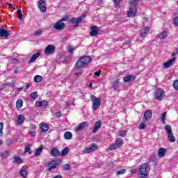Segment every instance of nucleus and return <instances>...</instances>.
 Wrapping results in <instances>:
<instances>
[{
	"mask_svg": "<svg viewBox=\"0 0 178 178\" xmlns=\"http://www.w3.org/2000/svg\"><path fill=\"white\" fill-rule=\"evenodd\" d=\"M124 173H126V169H122V170H118L115 172V175H124Z\"/></svg>",
	"mask_w": 178,
	"mask_h": 178,
	"instance_id": "40",
	"label": "nucleus"
},
{
	"mask_svg": "<svg viewBox=\"0 0 178 178\" xmlns=\"http://www.w3.org/2000/svg\"><path fill=\"white\" fill-rule=\"evenodd\" d=\"M24 87L17 88V91L18 92H20V91H23V89H24Z\"/></svg>",
	"mask_w": 178,
	"mask_h": 178,
	"instance_id": "59",
	"label": "nucleus"
},
{
	"mask_svg": "<svg viewBox=\"0 0 178 178\" xmlns=\"http://www.w3.org/2000/svg\"><path fill=\"white\" fill-rule=\"evenodd\" d=\"M48 105V102L47 101H37L35 102V106L40 108V106H47Z\"/></svg>",
	"mask_w": 178,
	"mask_h": 178,
	"instance_id": "19",
	"label": "nucleus"
},
{
	"mask_svg": "<svg viewBox=\"0 0 178 178\" xmlns=\"http://www.w3.org/2000/svg\"><path fill=\"white\" fill-rule=\"evenodd\" d=\"M16 106L18 109H20V108H22V106H23V100L22 99H18L16 102Z\"/></svg>",
	"mask_w": 178,
	"mask_h": 178,
	"instance_id": "33",
	"label": "nucleus"
},
{
	"mask_svg": "<svg viewBox=\"0 0 178 178\" xmlns=\"http://www.w3.org/2000/svg\"><path fill=\"white\" fill-rule=\"evenodd\" d=\"M6 5L9 6V8H11V9H13V5L10 4V3H8V2L6 3Z\"/></svg>",
	"mask_w": 178,
	"mask_h": 178,
	"instance_id": "61",
	"label": "nucleus"
},
{
	"mask_svg": "<svg viewBox=\"0 0 178 178\" xmlns=\"http://www.w3.org/2000/svg\"><path fill=\"white\" fill-rule=\"evenodd\" d=\"M161 119L162 123L165 124V120L166 119V112L163 113V114L161 115Z\"/></svg>",
	"mask_w": 178,
	"mask_h": 178,
	"instance_id": "41",
	"label": "nucleus"
},
{
	"mask_svg": "<svg viewBox=\"0 0 178 178\" xmlns=\"http://www.w3.org/2000/svg\"><path fill=\"white\" fill-rule=\"evenodd\" d=\"M137 15V8H129V10L127 11L128 17H136Z\"/></svg>",
	"mask_w": 178,
	"mask_h": 178,
	"instance_id": "10",
	"label": "nucleus"
},
{
	"mask_svg": "<svg viewBox=\"0 0 178 178\" xmlns=\"http://www.w3.org/2000/svg\"><path fill=\"white\" fill-rule=\"evenodd\" d=\"M140 0H129V3H130V5L131 6H134V8H136L137 6V5H138V2Z\"/></svg>",
	"mask_w": 178,
	"mask_h": 178,
	"instance_id": "29",
	"label": "nucleus"
},
{
	"mask_svg": "<svg viewBox=\"0 0 178 178\" xmlns=\"http://www.w3.org/2000/svg\"><path fill=\"white\" fill-rule=\"evenodd\" d=\"M158 38L160 40H165V38H168V33H166V31H163V32L160 33L158 35Z\"/></svg>",
	"mask_w": 178,
	"mask_h": 178,
	"instance_id": "23",
	"label": "nucleus"
},
{
	"mask_svg": "<svg viewBox=\"0 0 178 178\" xmlns=\"http://www.w3.org/2000/svg\"><path fill=\"white\" fill-rule=\"evenodd\" d=\"M69 154V147H65L61 151V154L60 155L61 156H65V155H67Z\"/></svg>",
	"mask_w": 178,
	"mask_h": 178,
	"instance_id": "31",
	"label": "nucleus"
},
{
	"mask_svg": "<svg viewBox=\"0 0 178 178\" xmlns=\"http://www.w3.org/2000/svg\"><path fill=\"white\" fill-rule=\"evenodd\" d=\"M122 0H113L115 8H120V1Z\"/></svg>",
	"mask_w": 178,
	"mask_h": 178,
	"instance_id": "35",
	"label": "nucleus"
},
{
	"mask_svg": "<svg viewBox=\"0 0 178 178\" xmlns=\"http://www.w3.org/2000/svg\"><path fill=\"white\" fill-rule=\"evenodd\" d=\"M41 55V52L38 51L35 54H34L31 58L29 60V63H34V61L37 60V58H39V56Z\"/></svg>",
	"mask_w": 178,
	"mask_h": 178,
	"instance_id": "20",
	"label": "nucleus"
},
{
	"mask_svg": "<svg viewBox=\"0 0 178 178\" xmlns=\"http://www.w3.org/2000/svg\"><path fill=\"white\" fill-rule=\"evenodd\" d=\"M155 97L158 101H162L165 97V92L162 88H159L155 92Z\"/></svg>",
	"mask_w": 178,
	"mask_h": 178,
	"instance_id": "6",
	"label": "nucleus"
},
{
	"mask_svg": "<svg viewBox=\"0 0 178 178\" xmlns=\"http://www.w3.org/2000/svg\"><path fill=\"white\" fill-rule=\"evenodd\" d=\"M172 22L175 26H178V17H175Z\"/></svg>",
	"mask_w": 178,
	"mask_h": 178,
	"instance_id": "44",
	"label": "nucleus"
},
{
	"mask_svg": "<svg viewBox=\"0 0 178 178\" xmlns=\"http://www.w3.org/2000/svg\"><path fill=\"white\" fill-rule=\"evenodd\" d=\"M14 161L16 162V163H23V160L19 156H14Z\"/></svg>",
	"mask_w": 178,
	"mask_h": 178,
	"instance_id": "34",
	"label": "nucleus"
},
{
	"mask_svg": "<svg viewBox=\"0 0 178 178\" xmlns=\"http://www.w3.org/2000/svg\"><path fill=\"white\" fill-rule=\"evenodd\" d=\"M92 151L94 150L92 147H88L85 149V152H86V154H90V152H92Z\"/></svg>",
	"mask_w": 178,
	"mask_h": 178,
	"instance_id": "46",
	"label": "nucleus"
},
{
	"mask_svg": "<svg viewBox=\"0 0 178 178\" xmlns=\"http://www.w3.org/2000/svg\"><path fill=\"white\" fill-rule=\"evenodd\" d=\"M7 86H12V87H15V83H13L12 82H10L8 83H6Z\"/></svg>",
	"mask_w": 178,
	"mask_h": 178,
	"instance_id": "62",
	"label": "nucleus"
},
{
	"mask_svg": "<svg viewBox=\"0 0 178 178\" xmlns=\"http://www.w3.org/2000/svg\"><path fill=\"white\" fill-rule=\"evenodd\" d=\"M19 175L20 176H22V177H24V178L27 177V165H24L22 168L21 171L19 172Z\"/></svg>",
	"mask_w": 178,
	"mask_h": 178,
	"instance_id": "16",
	"label": "nucleus"
},
{
	"mask_svg": "<svg viewBox=\"0 0 178 178\" xmlns=\"http://www.w3.org/2000/svg\"><path fill=\"white\" fill-rule=\"evenodd\" d=\"M175 90H178V80H176L173 83Z\"/></svg>",
	"mask_w": 178,
	"mask_h": 178,
	"instance_id": "48",
	"label": "nucleus"
},
{
	"mask_svg": "<svg viewBox=\"0 0 178 178\" xmlns=\"http://www.w3.org/2000/svg\"><path fill=\"white\" fill-rule=\"evenodd\" d=\"M136 79H137V76H136L134 75L127 74V75H126L125 77H124V81L125 83H130V81H134V80H136Z\"/></svg>",
	"mask_w": 178,
	"mask_h": 178,
	"instance_id": "12",
	"label": "nucleus"
},
{
	"mask_svg": "<svg viewBox=\"0 0 178 178\" xmlns=\"http://www.w3.org/2000/svg\"><path fill=\"white\" fill-rule=\"evenodd\" d=\"M25 118H24V115H18V119H17V124H22V123H23V122H24L25 120Z\"/></svg>",
	"mask_w": 178,
	"mask_h": 178,
	"instance_id": "28",
	"label": "nucleus"
},
{
	"mask_svg": "<svg viewBox=\"0 0 178 178\" xmlns=\"http://www.w3.org/2000/svg\"><path fill=\"white\" fill-rule=\"evenodd\" d=\"M147 127V125H145V123L142 122L140 125H139V129L140 130H143V129H145Z\"/></svg>",
	"mask_w": 178,
	"mask_h": 178,
	"instance_id": "45",
	"label": "nucleus"
},
{
	"mask_svg": "<svg viewBox=\"0 0 178 178\" xmlns=\"http://www.w3.org/2000/svg\"><path fill=\"white\" fill-rule=\"evenodd\" d=\"M42 34V30L39 29L38 31H36L34 33L33 35L35 37H38V35H41Z\"/></svg>",
	"mask_w": 178,
	"mask_h": 178,
	"instance_id": "39",
	"label": "nucleus"
},
{
	"mask_svg": "<svg viewBox=\"0 0 178 178\" xmlns=\"http://www.w3.org/2000/svg\"><path fill=\"white\" fill-rule=\"evenodd\" d=\"M68 22L72 24H79V23H81V22H83V19L81 17H74L69 19Z\"/></svg>",
	"mask_w": 178,
	"mask_h": 178,
	"instance_id": "14",
	"label": "nucleus"
},
{
	"mask_svg": "<svg viewBox=\"0 0 178 178\" xmlns=\"http://www.w3.org/2000/svg\"><path fill=\"white\" fill-rule=\"evenodd\" d=\"M166 153V149L162 147L160 148L158 151V155L160 158H162V156H165V154Z\"/></svg>",
	"mask_w": 178,
	"mask_h": 178,
	"instance_id": "24",
	"label": "nucleus"
},
{
	"mask_svg": "<svg viewBox=\"0 0 178 178\" xmlns=\"http://www.w3.org/2000/svg\"><path fill=\"white\" fill-rule=\"evenodd\" d=\"M141 37L142 38H145L147 37V35H148V33L147 32H143V33H141Z\"/></svg>",
	"mask_w": 178,
	"mask_h": 178,
	"instance_id": "53",
	"label": "nucleus"
},
{
	"mask_svg": "<svg viewBox=\"0 0 178 178\" xmlns=\"http://www.w3.org/2000/svg\"><path fill=\"white\" fill-rule=\"evenodd\" d=\"M34 81L35 83H41L42 81V77L40 75H36L34 76Z\"/></svg>",
	"mask_w": 178,
	"mask_h": 178,
	"instance_id": "32",
	"label": "nucleus"
},
{
	"mask_svg": "<svg viewBox=\"0 0 178 178\" xmlns=\"http://www.w3.org/2000/svg\"><path fill=\"white\" fill-rule=\"evenodd\" d=\"M69 19H70V16L67 15V16L63 17L60 21H61V22H66V20H69Z\"/></svg>",
	"mask_w": 178,
	"mask_h": 178,
	"instance_id": "47",
	"label": "nucleus"
},
{
	"mask_svg": "<svg viewBox=\"0 0 178 178\" xmlns=\"http://www.w3.org/2000/svg\"><path fill=\"white\" fill-rule=\"evenodd\" d=\"M17 14L19 20H22V19H23V13H22V10L18 9L17 10Z\"/></svg>",
	"mask_w": 178,
	"mask_h": 178,
	"instance_id": "36",
	"label": "nucleus"
},
{
	"mask_svg": "<svg viewBox=\"0 0 178 178\" xmlns=\"http://www.w3.org/2000/svg\"><path fill=\"white\" fill-rule=\"evenodd\" d=\"M63 169L64 170H70V165L69 164H65Z\"/></svg>",
	"mask_w": 178,
	"mask_h": 178,
	"instance_id": "50",
	"label": "nucleus"
},
{
	"mask_svg": "<svg viewBox=\"0 0 178 178\" xmlns=\"http://www.w3.org/2000/svg\"><path fill=\"white\" fill-rule=\"evenodd\" d=\"M59 166V163H58V161H51L49 162L48 163H44V168H48V171L51 172L53 169H56Z\"/></svg>",
	"mask_w": 178,
	"mask_h": 178,
	"instance_id": "4",
	"label": "nucleus"
},
{
	"mask_svg": "<svg viewBox=\"0 0 178 178\" xmlns=\"http://www.w3.org/2000/svg\"><path fill=\"white\" fill-rule=\"evenodd\" d=\"M0 37L8 38L9 37V32L3 29H0Z\"/></svg>",
	"mask_w": 178,
	"mask_h": 178,
	"instance_id": "17",
	"label": "nucleus"
},
{
	"mask_svg": "<svg viewBox=\"0 0 178 178\" xmlns=\"http://www.w3.org/2000/svg\"><path fill=\"white\" fill-rule=\"evenodd\" d=\"M150 170L149 165L147 163H143L139 167L138 173L140 175V178H147Z\"/></svg>",
	"mask_w": 178,
	"mask_h": 178,
	"instance_id": "1",
	"label": "nucleus"
},
{
	"mask_svg": "<svg viewBox=\"0 0 178 178\" xmlns=\"http://www.w3.org/2000/svg\"><path fill=\"white\" fill-rule=\"evenodd\" d=\"M40 128L42 130V133H45V131H48L49 130V127L47 124H40Z\"/></svg>",
	"mask_w": 178,
	"mask_h": 178,
	"instance_id": "27",
	"label": "nucleus"
},
{
	"mask_svg": "<svg viewBox=\"0 0 178 178\" xmlns=\"http://www.w3.org/2000/svg\"><path fill=\"white\" fill-rule=\"evenodd\" d=\"M56 47L49 44L44 49V54L46 55H52L55 52Z\"/></svg>",
	"mask_w": 178,
	"mask_h": 178,
	"instance_id": "9",
	"label": "nucleus"
},
{
	"mask_svg": "<svg viewBox=\"0 0 178 178\" xmlns=\"http://www.w3.org/2000/svg\"><path fill=\"white\" fill-rule=\"evenodd\" d=\"M2 130H3V122H0V137L3 136Z\"/></svg>",
	"mask_w": 178,
	"mask_h": 178,
	"instance_id": "42",
	"label": "nucleus"
},
{
	"mask_svg": "<svg viewBox=\"0 0 178 178\" xmlns=\"http://www.w3.org/2000/svg\"><path fill=\"white\" fill-rule=\"evenodd\" d=\"M90 147L92 148V149H93V151H95L98 149V146L97 145V144L95 143H92Z\"/></svg>",
	"mask_w": 178,
	"mask_h": 178,
	"instance_id": "49",
	"label": "nucleus"
},
{
	"mask_svg": "<svg viewBox=\"0 0 178 178\" xmlns=\"http://www.w3.org/2000/svg\"><path fill=\"white\" fill-rule=\"evenodd\" d=\"M101 73H102V71L99 70V71L95 72V76H101Z\"/></svg>",
	"mask_w": 178,
	"mask_h": 178,
	"instance_id": "55",
	"label": "nucleus"
},
{
	"mask_svg": "<svg viewBox=\"0 0 178 178\" xmlns=\"http://www.w3.org/2000/svg\"><path fill=\"white\" fill-rule=\"evenodd\" d=\"M31 129H32V130H35V129H37V127H35V124H32L31 125Z\"/></svg>",
	"mask_w": 178,
	"mask_h": 178,
	"instance_id": "63",
	"label": "nucleus"
},
{
	"mask_svg": "<svg viewBox=\"0 0 178 178\" xmlns=\"http://www.w3.org/2000/svg\"><path fill=\"white\" fill-rule=\"evenodd\" d=\"M67 50V52H69L70 54H73V51H74V48H73V47L72 46H69Z\"/></svg>",
	"mask_w": 178,
	"mask_h": 178,
	"instance_id": "43",
	"label": "nucleus"
},
{
	"mask_svg": "<svg viewBox=\"0 0 178 178\" xmlns=\"http://www.w3.org/2000/svg\"><path fill=\"white\" fill-rule=\"evenodd\" d=\"M99 31L98 30V26H92L90 27V35L91 37H97V35L99 34Z\"/></svg>",
	"mask_w": 178,
	"mask_h": 178,
	"instance_id": "11",
	"label": "nucleus"
},
{
	"mask_svg": "<svg viewBox=\"0 0 178 178\" xmlns=\"http://www.w3.org/2000/svg\"><path fill=\"white\" fill-rule=\"evenodd\" d=\"M165 129V131L168 132V134H172V127H170V125H166Z\"/></svg>",
	"mask_w": 178,
	"mask_h": 178,
	"instance_id": "37",
	"label": "nucleus"
},
{
	"mask_svg": "<svg viewBox=\"0 0 178 178\" xmlns=\"http://www.w3.org/2000/svg\"><path fill=\"white\" fill-rule=\"evenodd\" d=\"M29 135L31 137H35V131H30Z\"/></svg>",
	"mask_w": 178,
	"mask_h": 178,
	"instance_id": "54",
	"label": "nucleus"
},
{
	"mask_svg": "<svg viewBox=\"0 0 178 178\" xmlns=\"http://www.w3.org/2000/svg\"><path fill=\"white\" fill-rule=\"evenodd\" d=\"M123 145V141L122 138H118L115 140V143L111 145L109 147L110 151H113V149H118V148H120Z\"/></svg>",
	"mask_w": 178,
	"mask_h": 178,
	"instance_id": "5",
	"label": "nucleus"
},
{
	"mask_svg": "<svg viewBox=\"0 0 178 178\" xmlns=\"http://www.w3.org/2000/svg\"><path fill=\"white\" fill-rule=\"evenodd\" d=\"M102 126V122L101 120L97 121L95 123V125L93 127V133H96L97 130H99Z\"/></svg>",
	"mask_w": 178,
	"mask_h": 178,
	"instance_id": "15",
	"label": "nucleus"
},
{
	"mask_svg": "<svg viewBox=\"0 0 178 178\" xmlns=\"http://www.w3.org/2000/svg\"><path fill=\"white\" fill-rule=\"evenodd\" d=\"M144 118L145 120H148V119H151L152 118V112L151 110H147L144 113Z\"/></svg>",
	"mask_w": 178,
	"mask_h": 178,
	"instance_id": "22",
	"label": "nucleus"
},
{
	"mask_svg": "<svg viewBox=\"0 0 178 178\" xmlns=\"http://www.w3.org/2000/svg\"><path fill=\"white\" fill-rule=\"evenodd\" d=\"M73 138V134L70 131H67L64 134V138L65 140H72Z\"/></svg>",
	"mask_w": 178,
	"mask_h": 178,
	"instance_id": "25",
	"label": "nucleus"
},
{
	"mask_svg": "<svg viewBox=\"0 0 178 178\" xmlns=\"http://www.w3.org/2000/svg\"><path fill=\"white\" fill-rule=\"evenodd\" d=\"M91 63V58L90 56H81L76 63L75 67L76 69H81L86 67L87 65Z\"/></svg>",
	"mask_w": 178,
	"mask_h": 178,
	"instance_id": "2",
	"label": "nucleus"
},
{
	"mask_svg": "<svg viewBox=\"0 0 178 178\" xmlns=\"http://www.w3.org/2000/svg\"><path fill=\"white\" fill-rule=\"evenodd\" d=\"M175 60H176V57H174L173 58L168 60L167 63H163L164 67H165V69H168V67H170V66H171V65H172Z\"/></svg>",
	"mask_w": 178,
	"mask_h": 178,
	"instance_id": "18",
	"label": "nucleus"
},
{
	"mask_svg": "<svg viewBox=\"0 0 178 178\" xmlns=\"http://www.w3.org/2000/svg\"><path fill=\"white\" fill-rule=\"evenodd\" d=\"M92 109L93 111H97L98 108L101 106V99L97 98V97L92 95Z\"/></svg>",
	"mask_w": 178,
	"mask_h": 178,
	"instance_id": "3",
	"label": "nucleus"
},
{
	"mask_svg": "<svg viewBox=\"0 0 178 178\" xmlns=\"http://www.w3.org/2000/svg\"><path fill=\"white\" fill-rule=\"evenodd\" d=\"M168 138L171 143H175V141H176V138H175L172 133L168 134Z\"/></svg>",
	"mask_w": 178,
	"mask_h": 178,
	"instance_id": "30",
	"label": "nucleus"
},
{
	"mask_svg": "<svg viewBox=\"0 0 178 178\" xmlns=\"http://www.w3.org/2000/svg\"><path fill=\"white\" fill-rule=\"evenodd\" d=\"M60 116H62V113H60V111L56 113V118H60Z\"/></svg>",
	"mask_w": 178,
	"mask_h": 178,
	"instance_id": "56",
	"label": "nucleus"
},
{
	"mask_svg": "<svg viewBox=\"0 0 178 178\" xmlns=\"http://www.w3.org/2000/svg\"><path fill=\"white\" fill-rule=\"evenodd\" d=\"M11 143H12V140H10V139H8L6 140V145H8V147L10 145Z\"/></svg>",
	"mask_w": 178,
	"mask_h": 178,
	"instance_id": "57",
	"label": "nucleus"
},
{
	"mask_svg": "<svg viewBox=\"0 0 178 178\" xmlns=\"http://www.w3.org/2000/svg\"><path fill=\"white\" fill-rule=\"evenodd\" d=\"M149 30H150L149 27H145L144 32L148 34V33L149 32Z\"/></svg>",
	"mask_w": 178,
	"mask_h": 178,
	"instance_id": "58",
	"label": "nucleus"
},
{
	"mask_svg": "<svg viewBox=\"0 0 178 178\" xmlns=\"http://www.w3.org/2000/svg\"><path fill=\"white\" fill-rule=\"evenodd\" d=\"M8 152H4L3 153H1V156H3L4 158H8Z\"/></svg>",
	"mask_w": 178,
	"mask_h": 178,
	"instance_id": "52",
	"label": "nucleus"
},
{
	"mask_svg": "<svg viewBox=\"0 0 178 178\" xmlns=\"http://www.w3.org/2000/svg\"><path fill=\"white\" fill-rule=\"evenodd\" d=\"M42 149H44V146H40L38 149H35V156H38V155H41V153L42 152Z\"/></svg>",
	"mask_w": 178,
	"mask_h": 178,
	"instance_id": "26",
	"label": "nucleus"
},
{
	"mask_svg": "<svg viewBox=\"0 0 178 178\" xmlns=\"http://www.w3.org/2000/svg\"><path fill=\"white\" fill-rule=\"evenodd\" d=\"M131 172L133 175H136V173H137V171L136 170H131Z\"/></svg>",
	"mask_w": 178,
	"mask_h": 178,
	"instance_id": "64",
	"label": "nucleus"
},
{
	"mask_svg": "<svg viewBox=\"0 0 178 178\" xmlns=\"http://www.w3.org/2000/svg\"><path fill=\"white\" fill-rule=\"evenodd\" d=\"M25 152H30V147L29 146L25 147Z\"/></svg>",
	"mask_w": 178,
	"mask_h": 178,
	"instance_id": "60",
	"label": "nucleus"
},
{
	"mask_svg": "<svg viewBox=\"0 0 178 178\" xmlns=\"http://www.w3.org/2000/svg\"><path fill=\"white\" fill-rule=\"evenodd\" d=\"M124 136H126V131H122L121 132L119 133L120 137H124Z\"/></svg>",
	"mask_w": 178,
	"mask_h": 178,
	"instance_id": "51",
	"label": "nucleus"
},
{
	"mask_svg": "<svg viewBox=\"0 0 178 178\" xmlns=\"http://www.w3.org/2000/svg\"><path fill=\"white\" fill-rule=\"evenodd\" d=\"M88 126V122H83L78 125V127L76 128V131H81L83 129H86Z\"/></svg>",
	"mask_w": 178,
	"mask_h": 178,
	"instance_id": "13",
	"label": "nucleus"
},
{
	"mask_svg": "<svg viewBox=\"0 0 178 178\" xmlns=\"http://www.w3.org/2000/svg\"><path fill=\"white\" fill-rule=\"evenodd\" d=\"M54 29L57 31H62L66 29V25L62 21H58L56 24H54Z\"/></svg>",
	"mask_w": 178,
	"mask_h": 178,
	"instance_id": "7",
	"label": "nucleus"
},
{
	"mask_svg": "<svg viewBox=\"0 0 178 178\" xmlns=\"http://www.w3.org/2000/svg\"><path fill=\"white\" fill-rule=\"evenodd\" d=\"M38 8L42 13L47 12V3H45V0H39Z\"/></svg>",
	"mask_w": 178,
	"mask_h": 178,
	"instance_id": "8",
	"label": "nucleus"
},
{
	"mask_svg": "<svg viewBox=\"0 0 178 178\" xmlns=\"http://www.w3.org/2000/svg\"><path fill=\"white\" fill-rule=\"evenodd\" d=\"M51 155H52V156H54V157L60 156V152H59V149L56 148H54L51 151Z\"/></svg>",
	"mask_w": 178,
	"mask_h": 178,
	"instance_id": "21",
	"label": "nucleus"
},
{
	"mask_svg": "<svg viewBox=\"0 0 178 178\" xmlns=\"http://www.w3.org/2000/svg\"><path fill=\"white\" fill-rule=\"evenodd\" d=\"M31 98L33 99H37L38 98V94L37 92H33V93L31 94Z\"/></svg>",
	"mask_w": 178,
	"mask_h": 178,
	"instance_id": "38",
	"label": "nucleus"
}]
</instances>
